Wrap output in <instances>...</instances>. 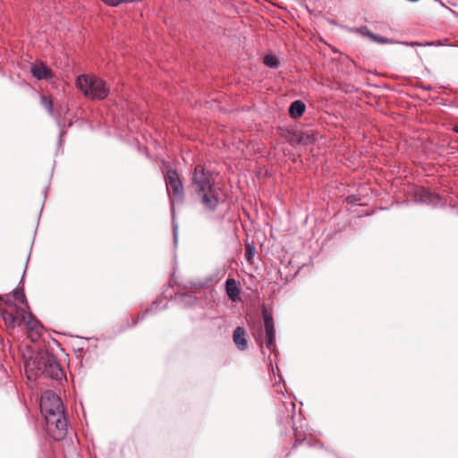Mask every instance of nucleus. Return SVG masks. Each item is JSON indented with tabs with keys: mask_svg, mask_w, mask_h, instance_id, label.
<instances>
[{
	"mask_svg": "<svg viewBox=\"0 0 458 458\" xmlns=\"http://www.w3.org/2000/svg\"><path fill=\"white\" fill-rule=\"evenodd\" d=\"M454 131L458 133V126L454 128Z\"/></svg>",
	"mask_w": 458,
	"mask_h": 458,
	"instance_id": "nucleus-26",
	"label": "nucleus"
},
{
	"mask_svg": "<svg viewBox=\"0 0 458 458\" xmlns=\"http://www.w3.org/2000/svg\"><path fill=\"white\" fill-rule=\"evenodd\" d=\"M76 86L86 97L92 99H104L109 92L104 81L90 74L78 76Z\"/></svg>",
	"mask_w": 458,
	"mask_h": 458,
	"instance_id": "nucleus-3",
	"label": "nucleus"
},
{
	"mask_svg": "<svg viewBox=\"0 0 458 458\" xmlns=\"http://www.w3.org/2000/svg\"><path fill=\"white\" fill-rule=\"evenodd\" d=\"M156 306L157 302H153L150 309L146 310L141 316H139L138 318L134 321L133 325H136L140 320L143 319L146 313L154 311Z\"/></svg>",
	"mask_w": 458,
	"mask_h": 458,
	"instance_id": "nucleus-21",
	"label": "nucleus"
},
{
	"mask_svg": "<svg viewBox=\"0 0 458 458\" xmlns=\"http://www.w3.org/2000/svg\"><path fill=\"white\" fill-rule=\"evenodd\" d=\"M191 188L199 204L206 213H215L223 202L222 187L213 174L201 165H197L193 170Z\"/></svg>",
	"mask_w": 458,
	"mask_h": 458,
	"instance_id": "nucleus-1",
	"label": "nucleus"
},
{
	"mask_svg": "<svg viewBox=\"0 0 458 458\" xmlns=\"http://www.w3.org/2000/svg\"><path fill=\"white\" fill-rule=\"evenodd\" d=\"M394 43L396 44H401V45H404V46H408V47H415V46H432L434 45L433 42H426V43H420V42H417V41H395Z\"/></svg>",
	"mask_w": 458,
	"mask_h": 458,
	"instance_id": "nucleus-19",
	"label": "nucleus"
},
{
	"mask_svg": "<svg viewBox=\"0 0 458 458\" xmlns=\"http://www.w3.org/2000/svg\"><path fill=\"white\" fill-rule=\"evenodd\" d=\"M28 367L33 366L36 375H43L53 379H61L63 369L54 355L46 353L37 358L32 363H28Z\"/></svg>",
	"mask_w": 458,
	"mask_h": 458,
	"instance_id": "nucleus-4",
	"label": "nucleus"
},
{
	"mask_svg": "<svg viewBox=\"0 0 458 458\" xmlns=\"http://www.w3.org/2000/svg\"><path fill=\"white\" fill-rule=\"evenodd\" d=\"M359 31L361 35L367 36L371 39V35H374L367 27L363 26L359 29Z\"/></svg>",
	"mask_w": 458,
	"mask_h": 458,
	"instance_id": "nucleus-22",
	"label": "nucleus"
},
{
	"mask_svg": "<svg viewBox=\"0 0 458 458\" xmlns=\"http://www.w3.org/2000/svg\"><path fill=\"white\" fill-rule=\"evenodd\" d=\"M255 339H256V342H257V344H259V348H260V350H261L262 353L265 355V352L263 351V347H264L263 344H264V343H263V341L261 340L260 335L255 336Z\"/></svg>",
	"mask_w": 458,
	"mask_h": 458,
	"instance_id": "nucleus-24",
	"label": "nucleus"
},
{
	"mask_svg": "<svg viewBox=\"0 0 458 458\" xmlns=\"http://www.w3.org/2000/svg\"><path fill=\"white\" fill-rule=\"evenodd\" d=\"M371 40L379 44H393L395 42L393 39L378 36L375 33L374 35H371Z\"/></svg>",
	"mask_w": 458,
	"mask_h": 458,
	"instance_id": "nucleus-17",
	"label": "nucleus"
},
{
	"mask_svg": "<svg viewBox=\"0 0 458 458\" xmlns=\"http://www.w3.org/2000/svg\"><path fill=\"white\" fill-rule=\"evenodd\" d=\"M416 198L418 201L434 207L437 206L441 200V198L438 194L433 193L424 188L418 191L416 193Z\"/></svg>",
	"mask_w": 458,
	"mask_h": 458,
	"instance_id": "nucleus-8",
	"label": "nucleus"
},
{
	"mask_svg": "<svg viewBox=\"0 0 458 458\" xmlns=\"http://www.w3.org/2000/svg\"><path fill=\"white\" fill-rule=\"evenodd\" d=\"M283 381V377L280 374H278V381H276L275 382V386L276 387V391L277 392H282L283 391V388H284V384L283 385V386H279V384Z\"/></svg>",
	"mask_w": 458,
	"mask_h": 458,
	"instance_id": "nucleus-23",
	"label": "nucleus"
},
{
	"mask_svg": "<svg viewBox=\"0 0 458 458\" xmlns=\"http://www.w3.org/2000/svg\"><path fill=\"white\" fill-rule=\"evenodd\" d=\"M176 299L184 307H192L198 301V298L192 293H184L178 294L176 296Z\"/></svg>",
	"mask_w": 458,
	"mask_h": 458,
	"instance_id": "nucleus-13",
	"label": "nucleus"
},
{
	"mask_svg": "<svg viewBox=\"0 0 458 458\" xmlns=\"http://www.w3.org/2000/svg\"><path fill=\"white\" fill-rule=\"evenodd\" d=\"M233 341L240 351H245L248 348L247 334L243 327H237L233 334Z\"/></svg>",
	"mask_w": 458,
	"mask_h": 458,
	"instance_id": "nucleus-9",
	"label": "nucleus"
},
{
	"mask_svg": "<svg viewBox=\"0 0 458 458\" xmlns=\"http://www.w3.org/2000/svg\"><path fill=\"white\" fill-rule=\"evenodd\" d=\"M31 72L38 80H48L53 77L51 69L41 62L36 63L32 65Z\"/></svg>",
	"mask_w": 458,
	"mask_h": 458,
	"instance_id": "nucleus-10",
	"label": "nucleus"
},
{
	"mask_svg": "<svg viewBox=\"0 0 458 458\" xmlns=\"http://www.w3.org/2000/svg\"><path fill=\"white\" fill-rule=\"evenodd\" d=\"M22 319L26 321L30 330V337L35 342L39 337V331L42 328L41 324L30 312L24 311L21 315Z\"/></svg>",
	"mask_w": 458,
	"mask_h": 458,
	"instance_id": "nucleus-7",
	"label": "nucleus"
},
{
	"mask_svg": "<svg viewBox=\"0 0 458 458\" xmlns=\"http://www.w3.org/2000/svg\"><path fill=\"white\" fill-rule=\"evenodd\" d=\"M177 230H178L177 225H175L174 223L173 224V233H174V242L175 244L177 243V237H178Z\"/></svg>",
	"mask_w": 458,
	"mask_h": 458,
	"instance_id": "nucleus-25",
	"label": "nucleus"
},
{
	"mask_svg": "<svg viewBox=\"0 0 458 458\" xmlns=\"http://www.w3.org/2000/svg\"><path fill=\"white\" fill-rule=\"evenodd\" d=\"M264 64L270 67V68H277L278 65H279V62H278V59L276 56L275 55H267L265 57H264Z\"/></svg>",
	"mask_w": 458,
	"mask_h": 458,
	"instance_id": "nucleus-14",
	"label": "nucleus"
},
{
	"mask_svg": "<svg viewBox=\"0 0 458 458\" xmlns=\"http://www.w3.org/2000/svg\"><path fill=\"white\" fill-rule=\"evenodd\" d=\"M256 254V249L253 244L248 243L245 247V259L250 262Z\"/></svg>",
	"mask_w": 458,
	"mask_h": 458,
	"instance_id": "nucleus-15",
	"label": "nucleus"
},
{
	"mask_svg": "<svg viewBox=\"0 0 458 458\" xmlns=\"http://www.w3.org/2000/svg\"><path fill=\"white\" fill-rule=\"evenodd\" d=\"M315 140V137H314V134L312 132H305L303 133L298 140V142L299 143H301V144H310L311 143L312 141Z\"/></svg>",
	"mask_w": 458,
	"mask_h": 458,
	"instance_id": "nucleus-16",
	"label": "nucleus"
},
{
	"mask_svg": "<svg viewBox=\"0 0 458 458\" xmlns=\"http://www.w3.org/2000/svg\"><path fill=\"white\" fill-rule=\"evenodd\" d=\"M167 192L170 196L172 212L174 211V205L182 203L184 197L183 186L177 172L168 169L165 176Z\"/></svg>",
	"mask_w": 458,
	"mask_h": 458,
	"instance_id": "nucleus-5",
	"label": "nucleus"
},
{
	"mask_svg": "<svg viewBox=\"0 0 458 458\" xmlns=\"http://www.w3.org/2000/svg\"><path fill=\"white\" fill-rule=\"evenodd\" d=\"M306 109L305 104L301 100L293 101L289 108V114L293 118L301 117Z\"/></svg>",
	"mask_w": 458,
	"mask_h": 458,
	"instance_id": "nucleus-12",
	"label": "nucleus"
},
{
	"mask_svg": "<svg viewBox=\"0 0 458 458\" xmlns=\"http://www.w3.org/2000/svg\"><path fill=\"white\" fill-rule=\"evenodd\" d=\"M263 319H264V329H265V344L267 349L271 352H274L275 359L277 358V350L276 345V329L274 326V320L272 315L266 310L263 309Z\"/></svg>",
	"mask_w": 458,
	"mask_h": 458,
	"instance_id": "nucleus-6",
	"label": "nucleus"
},
{
	"mask_svg": "<svg viewBox=\"0 0 458 458\" xmlns=\"http://www.w3.org/2000/svg\"><path fill=\"white\" fill-rule=\"evenodd\" d=\"M13 297L17 301H20L21 302H22V303L27 305V301H26V297H25V294H24L23 291H21V290H14L13 291Z\"/></svg>",
	"mask_w": 458,
	"mask_h": 458,
	"instance_id": "nucleus-20",
	"label": "nucleus"
},
{
	"mask_svg": "<svg viewBox=\"0 0 458 458\" xmlns=\"http://www.w3.org/2000/svg\"><path fill=\"white\" fill-rule=\"evenodd\" d=\"M40 409L53 438L63 439L67 432V420L61 398L52 391L44 392L40 399Z\"/></svg>",
	"mask_w": 458,
	"mask_h": 458,
	"instance_id": "nucleus-2",
	"label": "nucleus"
},
{
	"mask_svg": "<svg viewBox=\"0 0 458 458\" xmlns=\"http://www.w3.org/2000/svg\"><path fill=\"white\" fill-rule=\"evenodd\" d=\"M41 105L47 110L49 114L53 113V103L50 98L46 96H42L40 99Z\"/></svg>",
	"mask_w": 458,
	"mask_h": 458,
	"instance_id": "nucleus-18",
	"label": "nucleus"
},
{
	"mask_svg": "<svg viewBox=\"0 0 458 458\" xmlns=\"http://www.w3.org/2000/svg\"><path fill=\"white\" fill-rule=\"evenodd\" d=\"M225 290L231 301H237L239 300L240 286L236 280L228 278L225 283Z\"/></svg>",
	"mask_w": 458,
	"mask_h": 458,
	"instance_id": "nucleus-11",
	"label": "nucleus"
}]
</instances>
